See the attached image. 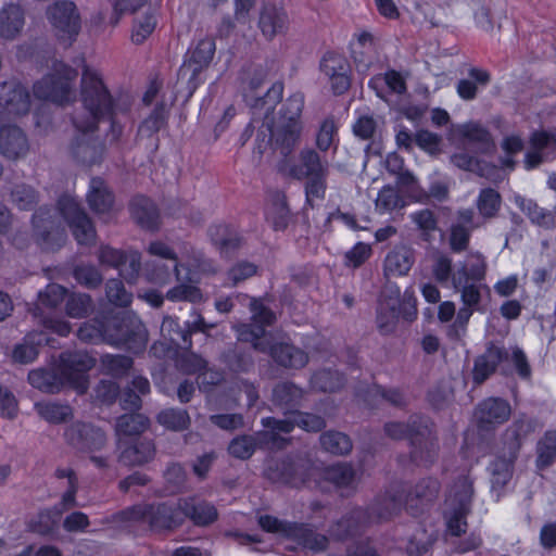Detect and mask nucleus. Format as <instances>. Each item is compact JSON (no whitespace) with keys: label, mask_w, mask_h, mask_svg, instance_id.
Masks as SVG:
<instances>
[{"label":"nucleus","mask_w":556,"mask_h":556,"mask_svg":"<svg viewBox=\"0 0 556 556\" xmlns=\"http://www.w3.org/2000/svg\"><path fill=\"white\" fill-rule=\"evenodd\" d=\"M80 100L83 110L75 113L73 124L87 139L77 141L73 154L77 162L90 167L102 160L103 147L89 134L94 131L100 122L115 114L118 106L114 104L101 73L87 65L81 73Z\"/></svg>","instance_id":"f257e3e1"},{"label":"nucleus","mask_w":556,"mask_h":556,"mask_svg":"<svg viewBox=\"0 0 556 556\" xmlns=\"http://www.w3.org/2000/svg\"><path fill=\"white\" fill-rule=\"evenodd\" d=\"M405 488L401 483L392 484L383 494L378 495L367 509L354 508L332 526L331 535L346 540L376 523L389 521L396 516L405 503Z\"/></svg>","instance_id":"f03ea898"},{"label":"nucleus","mask_w":556,"mask_h":556,"mask_svg":"<svg viewBox=\"0 0 556 556\" xmlns=\"http://www.w3.org/2000/svg\"><path fill=\"white\" fill-rule=\"evenodd\" d=\"M77 337L87 343L106 342L135 354L143 352L148 342L144 325L131 318L113 321L108 326L96 319L84 323L77 331Z\"/></svg>","instance_id":"7ed1b4c3"},{"label":"nucleus","mask_w":556,"mask_h":556,"mask_svg":"<svg viewBox=\"0 0 556 556\" xmlns=\"http://www.w3.org/2000/svg\"><path fill=\"white\" fill-rule=\"evenodd\" d=\"M114 521L126 528L150 530L155 533L170 532L184 523L180 500L178 503H140L114 516Z\"/></svg>","instance_id":"20e7f679"},{"label":"nucleus","mask_w":556,"mask_h":556,"mask_svg":"<svg viewBox=\"0 0 556 556\" xmlns=\"http://www.w3.org/2000/svg\"><path fill=\"white\" fill-rule=\"evenodd\" d=\"M77 72L62 62H54L52 72L34 85L37 98L64 105L75 97L73 88Z\"/></svg>","instance_id":"39448f33"},{"label":"nucleus","mask_w":556,"mask_h":556,"mask_svg":"<svg viewBox=\"0 0 556 556\" xmlns=\"http://www.w3.org/2000/svg\"><path fill=\"white\" fill-rule=\"evenodd\" d=\"M473 497V480L469 475H460L448 490L446 504L450 509L447 527L453 535L466 532V518L471 511Z\"/></svg>","instance_id":"423d86ee"},{"label":"nucleus","mask_w":556,"mask_h":556,"mask_svg":"<svg viewBox=\"0 0 556 556\" xmlns=\"http://www.w3.org/2000/svg\"><path fill=\"white\" fill-rule=\"evenodd\" d=\"M303 97L294 94L283 105L278 124L273 130L275 141L281 146V153L287 154L299 142L302 131L300 116L303 109Z\"/></svg>","instance_id":"0eeeda50"},{"label":"nucleus","mask_w":556,"mask_h":556,"mask_svg":"<svg viewBox=\"0 0 556 556\" xmlns=\"http://www.w3.org/2000/svg\"><path fill=\"white\" fill-rule=\"evenodd\" d=\"M252 313L250 324H239L235 326L238 340L252 343L255 351L266 352L267 341L262 340L265 337V328L274 325L276 321L275 313L266 307L262 301L252 299L250 303Z\"/></svg>","instance_id":"6e6552de"},{"label":"nucleus","mask_w":556,"mask_h":556,"mask_svg":"<svg viewBox=\"0 0 556 556\" xmlns=\"http://www.w3.org/2000/svg\"><path fill=\"white\" fill-rule=\"evenodd\" d=\"M58 205L77 243L80 245L94 244L97 231L93 223L76 199L67 194L63 195L59 199Z\"/></svg>","instance_id":"1a4fd4ad"},{"label":"nucleus","mask_w":556,"mask_h":556,"mask_svg":"<svg viewBox=\"0 0 556 556\" xmlns=\"http://www.w3.org/2000/svg\"><path fill=\"white\" fill-rule=\"evenodd\" d=\"M99 264L117 269L128 283H135L141 270V254L137 251H124L102 244L97 253Z\"/></svg>","instance_id":"9d476101"},{"label":"nucleus","mask_w":556,"mask_h":556,"mask_svg":"<svg viewBox=\"0 0 556 556\" xmlns=\"http://www.w3.org/2000/svg\"><path fill=\"white\" fill-rule=\"evenodd\" d=\"M47 17L55 36L64 42H72L80 31V15L72 1L54 2L47 10Z\"/></svg>","instance_id":"9b49d317"},{"label":"nucleus","mask_w":556,"mask_h":556,"mask_svg":"<svg viewBox=\"0 0 556 556\" xmlns=\"http://www.w3.org/2000/svg\"><path fill=\"white\" fill-rule=\"evenodd\" d=\"M94 359L85 352H74L61 356V371L66 383L79 393L88 389L87 372L94 366Z\"/></svg>","instance_id":"f8f14e48"},{"label":"nucleus","mask_w":556,"mask_h":556,"mask_svg":"<svg viewBox=\"0 0 556 556\" xmlns=\"http://www.w3.org/2000/svg\"><path fill=\"white\" fill-rule=\"evenodd\" d=\"M321 75L330 85L334 94H343L351 86V66L349 61L337 53H326L319 64Z\"/></svg>","instance_id":"ddd939ff"},{"label":"nucleus","mask_w":556,"mask_h":556,"mask_svg":"<svg viewBox=\"0 0 556 556\" xmlns=\"http://www.w3.org/2000/svg\"><path fill=\"white\" fill-rule=\"evenodd\" d=\"M215 50L216 46L213 38L200 39L195 47L189 51L187 60L180 66L179 77L187 79L189 84H194L198 75L210 65Z\"/></svg>","instance_id":"4468645a"},{"label":"nucleus","mask_w":556,"mask_h":556,"mask_svg":"<svg viewBox=\"0 0 556 556\" xmlns=\"http://www.w3.org/2000/svg\"><path fill=\"white\" fill-rule=\"evenodd\" d=\"M161 334L165 342L154 343L151 346V352L154 355L163 354L173 349L190 350L192 345L187 323L181 327L177 318L165 317L161 325Z\"/></svg>","instance_id":"2eb2a0df"},{"label":"nucleus","mask_w":556,"mask_h":556,"mask_svg":"<svg viewBox=\"0 0 556 556\" xmlns=\"http://www.w3.org/2000/svg\"><path fill=\"white\" fill-rule=\"evenodd\" d=\"M450 140L460 146H477L483 153L494 149L490 132L476 122L453 125L450 130Z\"/></svg>","instance_id":"dca6fc26"},{"label":"nucleus","mask_w":556,"mask_h":556,"mask_svg":"<svg viewBox=\"0 0 556 556\" xmlns=\"http://www.w3.org/2000/svg\"><path fill=\"white\" fill-rule=\"evenodd\" d=\"M510 414V404L500 397H489L482 401L475 413L479 429L486 431L506 422Z\"/></svg>","instance_id":"f3484780"},{"label":"nucleus","mask_w":556,"mask_h":556,"mask_svg":"<svg viewBox=\"0 0 556 556\" xmlns=\"http://www.w3.org/2000/svg\"><path fill=\"white\" fill-rule=\"evenodd\" d=\"M2 96L0 97V122L4 117H15L26 114L29 111V94L26 89L16 83H4L0 86Z\"/></svg>","instance_id":"a211bd4d"},{"label":"nucleus","mask_w":556,"mask_h":556,"mask_svg":"<svg viewBox=\"0 0 556 556\" xmlns=\"http://www.w3.org/2000/svg\"><path fill=\"white\" fill-rule=\"evenodd\" d=\"M264 431L258 432V440L261 441V448H283L290 439L285 438L282 434L290 433L295 425V418L277 419L274 417H266L262 419Z\"/></svg>","instance_id":"6ab92c4d"},{"label":"nucleus","mask_w":556,"mask_h":556,"mask_svg":"<svg viewBox=\"0 0 556 556\" xmlns=\"http://www.w3.org/2000/svg\"><path fill=\"white\" fill-rule=\"evenodd\" d=\"M410 459L417 466L430 467L439 455V441L434 435L427 420V433L416 434L412 438Z\"/></svg>","instance_id":"aec40b11"},{"label":"nucleus","mask_w":556,"mask_h":556,"mask_svg":"<svg viewBox=\"0 0 556 556\" xmlns=\"http://www.w3.org/2000/svg\"><path fill=\"white\" fill-rule=\"evenodd\" d=\"M315 477L331 483L337 490L354 491L358 483V475L349 463H337L323 469H313Z\"/></svg>","instance_id":"412c9836"},{"label":"nucleus","mask_w":556,"mask_h":556,"mask_svg":"<svg viewBox=\"0 0 556 556\" xmlns=\"http://www.w3.org/2000/svg\"><path fill=\"white\" fill-rule=\"evenodd\" d=\"M273 361L287 369H302L309 361L308 354L290 342H267V351Z\"/></svg>","instance_id":"4be33fe9"},{"label":"nucleus","mask_w":556,"mask_h":556,"mask_svg":"<svg viewBox=\"0 0 556 556\" xmlns=\"http://www.w3.org/2000/svg\"><path fill=\"white\" fill-rule=\"evenodd\" d=\"M116 445L119 451L117 460L126 467L141 466L152 460L155 455L154 444L150 440L127 444L123 439H117Z\"/></svg>","instance_id":"5701e85b"},{"label":"nucleus","mask_w":556,"mask_h":556,"mask_svg":"<svg viewBox=\"0 0 556 556\" xmlns=\"http://www.w3.org/2000/svg\"><path fill=\"white\" fill-rule=\"evenodd\" d=\"M181 515L189 518L195 526L205 527L218 518L216 507L204 500L187 497L180 500Z\"/></svg>","instance_id":"b1692460"},{"label":"nucleus","mask_w":556,"mask_h":556,"mask_svg":"<svg viewBox=\"0 0 556 556\" xmlns=\"http://www.w3.org/2000/svg\"><path fill=\"white\" fill-rule=\"evenodd\" d=\"M289 17L287 12L276 5H265L260 14L258 27L264 37L271 40L274 37L288 30Z\"/></svg>","instance_id":"393cba45"},{"label":"nucleus","mask_w":556,"mask_h":556,"mask_svg":"<svg viewBox=\"0 0 556 556\" xmlns=\"http://www.w3.org/2000/svg\"><path fill=\"white\" fill-rule=\"evenodd\" d=\"M556 148V131H538L531 137V148L525 156V170L535 169L545 159L546 150Z\"/></svg>","instance_id":"a878e982"},{"label":"nucleus","mask_w":556,"mask_h":556,"mask_svg":"<svg viewBox=\"0 0 556 556\" xmlns=\"http://www.w3.org/2000/svg\"><path fill=\"white\" fill-rule=\"evenodd\" d=\"M287 169L290 174H324L328 170V162L323 160L315 150L305 148L296 157L288 161L282 170Z\"/></svg>","instance_id":"bb28decb"},{"label":"nucleus","mask_w":556,"mask_h":556,"mask_svg":"<svg viewBox=\"0 0 556 556\" xmlns=\"http://www.w3.org/2000/svg\"><path fill=\"white\" fill-rule=\"evenodd\" d=\"M508 358L504 348L490 345L486 351L477 357L473 366V381L478 384L484 382L495 370L501 362Z\"/></svg>","instance_id":"cd10ccee"},{"label":"nucleus","mask_w":556,"mask_h":556,"mask_svg":"<svg viewBox=\"0 0 556 556\" xmlns=\"http://www.w3.org/2000/svg\"><path fill=\"white\" fill-rule=\"evenodd\" d=\"M415 262L413 249L406 245H396L391 250L383 264V271L386 277H400L405 276L410 270Z\"/></svg>","instance_id":"c85d7f7f"},{"label":"nucleus","mask_w":556,"mask_h":556,"mask_svg":"<svg viewBox=\"0 0 556 556\" xmlns=\"http://www.w3.org/2000/svg\"><path fill=\"white\" fill-rule=\"evenodd\" d=\"M129 211L138 225L148 230H156L160 226V213L155 204L143 195L135 197Z\"/></svg>","instance_id":"c756f323"},{"label":"nucleus","mask_w":556,"mask_h":556,"mask_svg":"<svg viewBox=\"0 0 556 556\" xmlns=\"http://www.w3.org/2000/svg\"><path fill=\"white\" fill-rule=\"evenodd\" d=\"M486 274V262L484 256L479 252H470L466 262L462 263L456 273L453 275V287L459 288V285L466 282V279L472 281H481Z\"/></svg>","instance_id":"7c9ffc66"},{"label":"nucleus","mask_w":556,"mask_h":556,"mask_svg":"<svg viewBox=\"0 0 556 556\" xmlns=\"http://www.w3.org/2000/svg\"><path fill=\"white\" fill-rule=\"evenodd\" d=\"M441 490L438 479L428 477L418 481L413 490L404 493L405 503L413 507L428 505L437 500Z\"/></svg>","instance_id":"2f4dec72"},{"label":"nucleus","mask_w":556,"mask_h":556,"mask_svg":"<svg viewBox=\"0 0 556 556\" xmlns=\"http://www.w3.org/2000/svg\"><path fill=\"white\" fill-rule=\"evenodd\" d=\"M427 420L422 416L414 415L406 422L390 421L384 425V433L393 440L408 439L410 443L416 434L427 433Z\"/></svg>","instance_id":"473e14b6"},{"label":"nucleus","mask_w":556,"mask_h":556,"mask_svg":"<svg viewBox=\"0 0 556 556\" xmlns=\"http://www.w3.org/2000/svg\"><path fill=\"white\" fill-rule=\"evenodd\" d=\"M303 399V389L290 381L280 382L273 389V403L286 413H292L301 406Z\"/></svg>","instance_id":"72a5a7b5"},{"label":"nucleus","mask_w":556,"mask_h":556,"mask_svg":"<svg viewBox=\"0 0 556 556\" xmlns=\"http://www.w3.org/2000/svg\"><path fill=\"white\" fill-rule=\"evenodd\" d=\"M87 202L96 214H108L113 210L114 194L100 177H93L90 181Z\"/></svg>","instance_id":"f704fd0d"},{"label":"nucleus","mask_w":556,"mask_h":556,"mask_svg":"<svg viewBox=\"0 0 556 556\" xmlns=\"http://www.w3.org/2000/svg\"><path fill=\"white\" fill-rule=\"evenodd\" d=\"M27 151V139L16 126H2L0 128V152L9 157L16 159Z\"/></svg>","instance_id":"c9c22d12"},{"label":"nucleus","mask_w":556,"mask_h":556,"mask_svg":"<svg viewBox=\"0 0 556 556\" xmlns=\"http://www.w3.org/2000/svg\"><path fill=\"white\" fill-rule=\"evenodd\" d=\"M266 218L275 230H283L287 228L290 219V210L287 204V198L282 191L275 190L269 192Z\"/></svg>","instance_id":"e433bc0d"},{"label":"nucleus","mask_w":556,"mask_h":556,"mask_svg":"<svg viewBox=\"0 0 556 556\" xmlns=\"http://www.w3.org/2000/svg\"><path fill=\"white\" fill-rule=\"evenodd\" d=\"M518 455L513 457L510 451L503 448L501 454L491 464L492 489L502 491L513 477L514 464Z\"/></svg>","instance_id":"4c0bfd02"},{"label":"nucleus","mask_w":556,"mask_h":556,"mask_svg":"<svg viewBox=\"0 0 556 556\" xmlns=\"http://www.w3.org/2000/svg\"><path fill=\"white\" fill-rule=\"evenodd\" d=\"M28 381L34 388L47 393H56L63 386L67 384L61 368L34 369L28 374Z\"/></svg>","instance_id":"58836bf2"},{"label":"nucleus","mask_w":556,"mask_h":556,"mask_svg":"<svg viewBox=\"0 0 556 556\" xmlns=\"http://www.w3.org/2000/svg\"><path fill=\"white\" fill-rule=\"evenodd\" d=\"M535 430V422L531 418L521 416L506 430L504 448L511 452L513 457L519 454L523 440Z\"/></svg>","instance_id":"ea45409f"},{"label":"nucleus","mask_w":556,"mask_h":556,"mask_svg":"<svg viewBox=\"0 0 556 556\" xmlns=\"http://www.w3.org/2000/svg\"><path fill=\"white\" fill-rule=\"evenodd\" d=\"M65 510L66 509L61 505V502L51 508L40 510L29 520V530L40 535L53 533L59 526L62 514Z\"/></svg>","instance_id":"a19ab883"},{"label":"nucleus","mask_w":556,"mask_h":556,"mask_svg":"<svg viewBox=\"0 0 556 556\" xmlns=\"http://www.w3.org/2000/svg\"><path fill=\"white\" fill-rule=\"evenodd\" d=\"M24 14L18 5L10 4L0 12V37L14 38L23 28Z\"/></svg>","instance_id":"79ce46f5"},{"label":"nucleus","mask_w":556,"mask_h":556,"mask_svg":"<svg viewBox=\"0 0 556 556\" xmlns=\"http://www.w3.org/2000/svg\"><path fill=\"white\" fill-rule=\"evenodd\" d=\"M469 78L458 81L456 90L463 100H472L476 98L478 88L484 87L490 83V74L481 68L471 67L468 71Z\"/></svg>","instance_id":"37998d69"},{"label":"nucleus","mask_w":556,"mask_h":556,"mask_svg":"<svg viewBox=\"0 0 556 556\" xmlns=\"http://www.w3.org/2000/svg\"><path fill=\"white\" fill-rule=\"evenodd\" d=\"M556 462V431L548 430L536 443L535 465L539 470L551 467Z\"/></svg>","instance_id":"c03bdc74"},{"label":"nucleus","mask_w":556,"mask_h":556,"mask_svg":"<svg viewBox=\"0 0 556 556\" xmlns=\"http://www.w3.org/2000/svg\"><path fill=\"white\" fill-rule=\"evenodd\" d=\"M149 426V419L141 414H126L117 418L115 432L117 439L138 435Z\"/></svg>","instance_id":"a18cd8bd"},{"label":"nucleus","mask_w":556,"mask_h":556,"mask_svg":"<svg viewBox=\"0 0 556 556\" xmlns=\"http://www.w3.org/2000/svg\"><path fill=\"white\" fill-rule=\"evenodd\" d=\"M517 203L533 224L546 229H552L556 226L555 214L553 212L540 207L531 200L518 199Z\"/></svg>","instance_id":"49530a36"},{"label":"nucleus","mask_w":556,"mask_h":556,"mask_svg":"<svg viewBox=\"0 0 556 556\" xmlns=\"http://www.w3.org/2000/svg\"><path fill=\"white\" fill-rule=\"evenodd\" d=\"M50 218L51 214L48 208H40L33 216L36 232L47 249L50 248L49 240L51 237L56 238L59 241L64 240V233L62 231L52 229L53 222Z\"/></svg>","instance_id":"de8ad7c7"},{"label":"nucleus","mask_w":556,"mask_h":556,"mask_svg":"<svg viewBox=\"0 0 556 556\" xmlns=\"http://www.w3.org/2000/svg\"><path fill=\"white\" fill-rule=\"evenodd\" d=\"M38 415L50 424H61L73 416L71 406L54 402H41L35 404Z\"/></svg>","instance_id":"09e8293b"},{"label":"nucleus","mask_w":556,"mask_h":556,"mask_svg":"<svg viewBox=\"0 0 556 556\" xmlns=\"http://www.w3.org/2000/svg\"><path fill=\"white\" fill-rule=\"evenodd\" d=\"M177 281L178 285L166 292L168 301L200 303L203 300L202 291L195 285L184 281L180 276Z\"/></svg>","instance_id":"8fccbe9b"},{"label":"nucleus","mask_w":556,"mask_h":556,"mask_svg":"<svg viewBox=\"0 0 556 556\" xmlns=\"http://www.w3.org/2000/svg\"><path fill=\"white\" fill-rule=\"evenodd\" d=\"M323 448L333 455H346L352 451L350 438L339 431H327L320 435Z\"/></svg>","instance_id":"3c124183"},{"label":"nucleus","mask_w":556,"mask_h":556,"mask_svg":"<svg viewBox=\"0 0 556 556\" xmlns=\"http://www.w3.org/2000/svg\"><path fill=\"white\" fill-rule=\"evenodd\" d=\"M290 536L298 539L299 543L304 547L311 548L315 552L324 551L327 547L328 539L324 534L317 533L305 526L294 523Z\"/></svg>","instance_id":"603ef678"},{"label":"nucleus","mask_w":556,"mask_h":556,"mask_svg":"<svg viewBox=\"0 0 556 556\" xmlns=\"http://www.w3.org/2000/svg\"><path fill=\"white\" fill-rule=\"evenodd\" d=\"M311 382L316 390L334 392L343 387L344 378L337 370L323 369L313 375Z\"/></svg>","instance_id":"864d4df0"},{"label":"nucleus","mask_w":556,"mask_h":556,"mask_svg":"<svg viewBox=\"0 0 556 556\" xmlns=\"http://www.w3.org/2000/svg\"><path fill=\"white\" fill-rule=\"evenodd\" d=\"M257 446L261 447L258 432L255 435L245 434L232 439L228 445V452L236 458L248 459L253 455Z\"/></svg>","instance_id":"5fc2aeb1"},{"label":"nucleus","mask_w":556,"mask_h":556,"mask_svg":"<svg viewBox=\"0 0 556 556\" xmlns=\"http://www.w3.org/2000/svg\"><path fill=\"white\" fill-rule=\"evenodd\" d=\"M54 475L58 479H67V486L61 497V505L65 509L76 507V494L78 491V478L76 472L72 468H58Z\"/></svg>","instance_id":"6e6d98bb"},{"label":"nucleus","mask_w":556,"mask_h":556,"mask_svg":"<svg viewBox=\"0 0 556 556\" xmlns=\"http://www.w3.org/2000/svg\"><path fill=\"white\" fill-rule=\"evenodd\" d=\"M157 421L167 429L182 431L190 425V416L186 409L167 408L157 415Z\"/></svg>","instance_id":"4d7b16f0"},{"label":"nucleus","mask_w":556,"mask_h":556,"mask_svg":"<svg viewBox=\"0 0 556 556\" xmlns=\"http://www.w3.org/2000/svg\"><path fill=\"white\" fill-rule=\"evenodd\" d=\"M210 236L212 241L222 253H229L235 251L240 245L239 237L230 232L227 226L218 225L210 228Z\"/></svg>","instance_id":"13d9d810"},{"label":"nucleus","mask_w":556,"mask_h":556,"mask_svg":"<svg viewBox=\"0 0 556 556\" xmlns=\"http://www.w3.org/2000/svg\"><path fill=\"white\" fill-rule=\"evenodd\" d=\"M132 367V358L125 355L106 354L101 357V370L115 378L125 376Z\"/></svg>","instance_id":"bf43d9fd"},{"label":"nucleus","mask_w":556,"mask_h":556,"mask_svg":"<svg viewBox=\"0 0 556 556\" xmlns=\"http://www.w3.org/2000/svg\"><path fill=\"white\" fill-rule=\"evenodd\" d=\"M338 138V126L333 118H326L319 126L316 135V146L320 151L336 149Z\"/></svg>","instance_id":"052dcab7"},{"label":"nucleus","mask_w":556,"mask_h":556,"mask_svg":"<svg viewBox=\"0 0 556 556\" xmlns=\"http://www.w3.org/2000/svg\"><path fill=\"white\" fill-rule=\"evenodd\" d=\"M397 191L414 201L426 203L427 190L417 181L416 176H397Z\"/></svg>","instance_id":"680f3d73"},{"label":"nucleus","mask_w":556,"mask_h":556,"mask_svg":"<svg viewBox=\"0 0 556 556\" xmlns=\"http://www.w3.org/2000/svg\"><path fill=\"white\" fill-rule=\"evenodd\" d=\"M66 314L71 318H84L92 311V300L85 293H73L65 305Z\"/></svg>","instance_id":"e2e57ef3"},{"label":"nucleus","mask_w":556,"mask_h":556,"mask_svg":"<svg viewBox=\"0 0 556 556\" xmlns=\"http://www.w3.org/2000/svg\"><path fill=\"white\" fill-rule=\"evenodd\" d=\"M164 480L168 492H181L187 484V472L182 465L170 463L164 471Z\"/></svg>","instance_id":"0e129e2a"},{"label":"nucleus","mask_w":556,"mask_h":556,"mask_svg":"<svg viewBox=\"0 0 556 556\" xmlns=\"http://www.w3.org/2000/svg\"><path fill=\"white\" fill-rule=\"evenodd\" d=\"M501 206V195L495 190L483 189L478 198L477 207L479 213L485 218H492L496 215Z\"/></svg>","instance_id":"69168bd1"},{"label":"nucleus","mask_w":556,"mask_h":556,"mask_svg":"<svg viewBox=\"0 0 556 556\" xmlns=\"http://www.w3.org/2000/svg\"><path fill=\"white\" fill-rule=\"evenodd\" d=\"M410 219L421 231L425 241L431 240V235L438 229V219L434 213L429 208H424L410 215Z\"/></svg>","instance_id":"338daca9"},{"label":"nucleus","mask_w":556,"mask_h":556,"mask_svg":"<svg viewBox=\"0 0 556 556\" xmlns=\"http://www.w3.org/2000/svg\"><path fill=\"white\" fill-rule=\"evenodd\" d=\"M105 291L108 300L116 306L126 307L131 303L132 295L126 291L121 279H109Z\"/></svg>","instance_id":"774afa93"}]
</instances>
